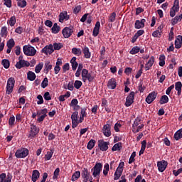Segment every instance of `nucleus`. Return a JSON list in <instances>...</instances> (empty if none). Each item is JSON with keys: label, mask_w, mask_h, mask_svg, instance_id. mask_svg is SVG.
<instances>
[{"label": "nucleus", "mask_w": 182, "mask_h": 182, "mask_svg": "<svg viewBox=\"0 0 182 182\" xmlns=\"http://www.w3.org/2000/svg\"><path fill=\"white\" fill-rule=\"evenodd\" d=\"M52 33L56 35V33H59L60 32V26H58V23H55L51 28Z\"/></svg>", "instance_id": "nucleus-26"}, {"label": "nucleus", "mask_w": 182, "mask_h": 182, "mask_svg": "<svg viewBox=\"0 0 182 182\" xmlns=\"http://www.w3.org/2000/svg\"><path fill=\"white\" fill-rule=\"evenodd\" d=\"M82 81L80 80H75L74 82V87L75 89H79L80 87H82Z\"/></svg>", "instance_id": "nucleus-54"}, {"label": "nucleus", "mask_w": 182, "mask_h": 182, "mask_svg": "<svg viewBox=\"0 0 182 182\" xmlns=\"http://www.w3.org/2000/svg\"><path fill=\"white\" fill-rule=\"evenodd\" d=\"M9 126H14L15 125V116L12 115L9 120Z\"/></svg>", "instance_id": "nucleus-61"}, {"label": "nucleus", "mask_w": 182, "mask_h": 182, "mask_svg": "<svg viewBox=\"0 0 182 182\" xmlns=\"http://www.w3.org/2000/svg\"><path fill=\"white\" fill-rule=\"evenodd\" d=\"M77 116H79V112L77 111L73 113L71 115V120L72 121H77Z\"/></svg>", "instance_id": "nucleus-57"}, {"label": "nucleus", "mask_w": 182, "mask_h": 182, "mask_svg": "<svg viewBox=\"0 0 182 182\" xmlns=\"http://www.w3.org/2000/svg\"><path fill=\"white\" fill-rule=\"evenodd\" d=\"M140 52V48L139 46H134L129 51L130 55H136Z\"/></svg>", "instance_id": "nucleus-42"}, {"label": "nucleus", "mask_w": 182, "mask_h": 182, "mask_svg": "<svg viewBox=\"0 0 182 182\" xmlns=\"http://www.w3.org/2000/svg\"><path fill=\"white\" fill-rule=\"evenodd\" d=\"M29 154V150L26 148L18 149L15 153V156L17 159H25Z\"/></svg>", "instance_id": "nucleus-5"}, {"label": "nucleus", "mask_w": 182, "mask_h": 182, "mask_svg": "<svg viewBox=\"0 0 182 182\" xmlns=\"http://www.w3.org/2000/svg\"><path fill=\"white\" fill-rule=\"evenodd\" d=\"M112 126L109 124H105L102 128V133L105 137L112 136Z\"/></svg>", "instance_id": "nucleus-12"}, {"label": "nucleus", "mask_w": 182, "mask_h": 182, "mask_svg": "<svg viewBox=\"0 0 182 182\" xmlns=\"http://www.w3.org/2000/svg\"><path fill=\"white\" fill-rule=\"evenodd\" d=\"M180 11V1L174 0L173 4L170 9L169 15L171 18H174L176 14Z\"/></svg>", "instance_id": "nucleus-3"}, {"label": "nucleus", "mask_w": 182, "mask_h": 182, "mask_svg": "<svg viewBox=\"0 0 182 182\" xmlns=\"http://www.w3.org/2000/svg\"><path fill=\"white\" fill-rule=\"evenodd\" d=\"M73 33V27H65L62 31L63 36L68 39V38H70Z\"/></svg>", "instance_id": "nucleus-7"}, {"label": "nucleus", "mask_w": 182, "mask_h": 182, "mask_svg": "<svg viewBox=\"0 0 182 182\" xmlns=\"http://www.w3.org/2000/svg\"><path fill=\"white\" fill-rule=\"evenodd\" d=\"M134 157H136V152L134 151L132 154H131V156L129 159V164H132V163H134Z\"/></svg>", "instance_id": "nucleus-56"}, {"label": "nucleus", "mask_w": 182, "mask_h": 182, "mask_svg": "<svg viewBox=\"0 0 182 182\" xmlns=\"http://www.w3.org/2000/svg\"><path fill=\"white\" fill-rule=\"evenodd\" d=\"M181 20H182V14H179L178 16H176L171 20L172 26H174V25H177V23H178V22H181Z\"/></svg>", "instance_id": "nucleus-23"}, {"label": "nucleus", "mask_w": 182, "mask_h": 182, "mask_svg": "<svg viewBox=\"0 0 182 182\" xmlns=\"http://www.w3.org/2000/svg\"><path fill=\"white\" fill-rule=\"evenodd\" d=\"M53 47H54V50H60V49H62L63 48V45L62 43H55L53 46Z\"/></svg>", "instance_id": "nucleus-48"}, {"label": "nucleus", "mask_w": 182, "mask_h": 182, "mask_svg": "<svg viewBox=\"0 0 182 182\" xmlns=\"http://www.w3.org/2000/svg\"><path fill=\"white\" fill-rule=\"evenodd\" d=\"M110 142L105 141L103 139L98 140V147L101 151H107Z\"/></svg>", "instance_id": "nucleus-6"}, {"label": "nucleus", "mask_w": 182, "mask_h": 182, "mask_svg": "<svg viewBox=\"0 0 182 182\" xmlns=\"http://www.w3.org/2000/svg\"><path fill=\"white\" fill-rule=\"evenodd\" d=\"M167 166H168L167 161L162 160L157 162L158 170L160 173H163L167 168Z\"/></svg>", "instance_id": "nucleus-11"}, {"label": "nucleus", "mask_w": 182, "mask_h": 182, "mask_svg": "<svg viewBox=\"0 0 182 182\" xmlns=\"http://www.w3.org/2000/svg\"><path fill=\"white\" fill-rule=\"evenodd\" d=\"M27 79L31 82H33V80L36 79V74H35V73L33 71H28L27 73Z\"/></svg>", "instance_id": "nucleus-25"}, {"label": "nucleus", "mask_w": 182, "mask_h": 182, "mask_svg": "<svg viewBox=\"0 0 182 182\" xmlns=\"http://www.w3.org/2000/svg\"><path fill=\"white\" fill-rule=\"evenodd\" d=\"M158 93L156 91H153L150 92L148 96L146 98V102L148 103V105H151L154 100H156V98L157 97Z\"/></svg>", "instance_id": "nucleus-10"}, {"label": "nucleus", "mask_w": 182, "mask_h": 182, "mask_svg": "<svg viewBox=\"0 0 182 182\" xmlns=\"http://www.w3.org/2000/svg\"><path fill=\"white\" fill-rule=\"evenodd\" d=\"M144 23H146V19L144 18L136 20L134 23L135 29H143L144 28Z\"/></svg>", "instance_id": "nucleus-18"}, {"label": "nucleus", "mask_w": 182, "mask_h": 182, "mask_svg": "<svg viewBox=\"0 0 182 182\" xmlns=\"http://www.w3.org/2000/svg\"><path fill=\"white\" fill-rule=\"evenodd\" d=\"M108 89H116V86H117V82H116V79L111 78L108 80L107 84Z\"/></svg>", "instance_id": "nucleus-19"}, {"label": "nucleus", "mask_w": 182, "mask_h": 182, "mask_svg": "<svg viewBox=\"0 0 182 182\" xmlns=\"http://www.w3.org/2000/svg\"><path fill=\"white\" fill-rule=\"evenodd\" d=\"M81 177H82L84 179L83 182L89 181V177H90V172H89V170H87V168H83L81 172Z\"/></svg>", "instance_id": "nucleus-16"}, {"label": "nucleus", "mask_w": 182, "mask_h": 182, "mask_svg": "<svg viewBox=\"0 0 182 182\" xmlns=\"http://www.w3.org/2000/svg\"><path fill=\"white\" fill-rule=\"evenodd\" d=\"M89 74V70L87 69H83L81 73V76H82V80L84 82V83H86V77Z\"/></svg>", "instance_id": "nucleus-30"}, {"label": "nucleus", "mask_w": 182, "mask_h": 182, "mask_svg": "<svg viewBox=\"0 0 182 182\" xmlns=\"http://www.w3.org/2000/svg\"><path fill=\"white\" fill-rule=\"evenodd\" d=\"M109 170H110V167L109 166V164H105L104 166V170H103V174L104 176H107L109 173Z\"/></svg>", "instance_id": "nucleus-50"}, {"label": "nucleus", "mask_w": 182, "mask_h": 182, "mask_svg": "<svg viewBox=\"0 0 182 182\" xmlns=\"http://www.w3.org/2000/svg\"><path fill=\"white\" fill-rule=\"evenodd\" d=\"M27 4L28 3L25 0H18L17 2V5L19 6V8H25Z\"/></svg>", "instance_id": "nucleus-46"}, {"label": "nucleus", "mask_w": 182, "mask_h": 182, "mask_svg": "<svg viewBox=\"0 0 182 182\" xmlns=\"http://www.w3.org/2000/svg\"><path fill=\"white\" fill-rule=\"evenodd\" d=\"M138 90L140 93H143L146 90V86L143 85V82H140L138 86Z\"/></svg>", "instance_id": "nucleus-52"}, {"label": "nucleus", "mask_w": 182, "mask_h": 182, "mask_svg": "<svg viewBox=\"0 0 182 182\" xmlns=\"http://www.w3.org/2000/svg\"><path fill=\"white\" fill-rule=\"evenodd\" d=\"M48 113V109L44 108L40 111H38V118L37 119V121L41 123L45 120V118L48 116L46 114Z\"/></svg>", "instance_id": "nucleus-9"}, {"label": "nucleus", "mask_w": 182, "mask_h": 182, "mask_svg": "<svg viewBox=\"0 0 182 182\" xmlns=\"http://www.w3.org/2000/svg\"><path fill=\"white\" fill-rule=\"evenodd\" d=\"M72 53H73V55H75V56H80V55H82V50L77 48H73Z\"/></svg>", "instance_id": "nucleus-35"}, {"label": "nucleus", "mask_w": 182, "mask_h": 182, "mask_svg": "<svg viewBox=\"0 0 182 182\" xmlns=\"http://www.w3.org/2000/svg\"><path fill=\"white\" fill-rule=\"evenodd\" d=\"M69 69H70V65H69V63H67L63 66V73H66V72H68V70H69Z\"/></svg>", "instance_id": "nucleus-59"}, {"label": "nucleus", "mask_w": 182, "mask_h": 182, "mask_svg": "<svg viewBox=\"0 0 182 182\" xmlns=\"http://www.w3.org/2000/svg\"><path fill=\"white\" fill-rule=\"evenodd\" d=\"M41 177V173H39V171L38 170H33L32 173V176H31V181L33 182H36L38 181V179Z\"/></svg>", "instance_id": "nucleus-21"}, {"label": "nucleus", "mask_w": 182, "mask_h": 182, "mask_svg": "<svg viewBox=\"0 0 182 182\" xmlns=\"http://www.w3.org/2000/svg\"><path fill=\"white\" fill-rule=\"evenodd\" d=\"M76 57H73V58L70 60L73 70H76V69H77V66H79V63L76 62Z\"/></svg>", "instance_id": "nucleus-27"}, {"label": "nucleus", "mask_w": 182, "mask_h": 182, "mask_svg": "<svg viewBox=\"0 0 182 182\" xmlns=\"http://www.w3.org/2000/svg\"><path fill=\"white\" fill-rule=\"evenodd\" d=\"M5 5L7 8H12V0H4Z\"/></svg>", "instance_id": "nucleus-58"}, {"label": "nucleus", "mask_w": 182, "mask_h": 182, "mask_svg": "<svg viewBox=\"0 0 182 182\" xmlns=\"http://www.w3.org/2000/svg\"><path fill=\"white\" fill-rule=\"evenodd\" d=\"M55 151V149H50V151H48L47 154L45 155L44 159L46 161H48L52 159V156H53V152Z\"/></svg>", "instance_id": "nucleus-29"}, {"label": "nucleus", "mask_w": 182, "mask_h": 182, "mask_svg": "<svg viewBox=\"0 0 182 182\" xmlns=\"http://www.w3.org/2000/svg\"><path fill=\"white\" fill-rule=\"evenodd\" d=\"M43 68V63H38L35 68L36 73H41V71Z\"/></svg>", "instance_id": "nucleus-43"}, {"label": "nucleus", "mask_w": 182, "mask_h": 182, "mask_svg": "<svg viewBox=\"0 0 182 182\" xmlns=\"http://www.w3.org/2000/svg\"><path fill=\"white\" fill-rule=\"evenodd\" d=\"M166 65V55L164 54L159 56V66H164Z\"/></svg>", "instance_id": "nucleus-37"}, {"label": "nucleus", "mask_w": 182, "mask_h": 182, "mask_svg": "<svg viewBox=\"0 0 182 182\" xmlns=\"http://www.w3.org/2000/svg\"><path fill=\"white\" fill-rule=\"evenodd\" d=\"M81 109V112H80V116H82L84 117H87V113L86 112V110H87V108L84 107V108H80Z\"/></svg>", "instance_id": "nucleus-62"}, {"label": "nucleus", "mask_w": 182, "mask_h": 182, "mask_svg": "<svg viewBox=\"0 0 182 182\" xmlns=\"http://www.w3.org/2000/svg\"><path fill=\"white\" fill-rule=\"evenodd\" d=\"M116 21V12H112L109 14L108 17V21L110 23H113Z\"/></svg>", "instance_id": "nucleus-41"}, {"label": "nucleus", "mask_w": 182, "mask_h": 182, "mask_svg": "<svg viewBox=\"0 0 182 182\" xmlns=\"http://www.w3.org/2000/svg\"><path fill=\"white\" fill-rule=\"evenodd\" d=\"M44 68L46 73H49V70H52V64H50V61H46L44 64Z\"/></svg>", "instance_id": "nucleus-28"}, {"label": "nucleus", "mask_w": 182, "mask_h": 182, "mask_svg": "<svg viewBox=\"0 0 182 182\" xmlns=\"http://www.w3.org/2000/svg\"><path fill=\"white\" fill-rule=\"evenodd\" d=\"M103 168V164L100 162H97L94 167L91 169L93 177L95 178H100V173H102V169Z\"/></svg>", "instance_id": "nucleus-1"}, {"label": "nucleus", "mask_w": 182, "mask_h": 182, "mask_svg": "<svg viewBox=\"0 0 182 182\" xmlns=\"http://www.w3.org/2000/svg\"><path fill=\"white\" fill-rule=\"evenodd\" d=\"M122 174H123V171L119 169H116L114 172V180H119L120 177H122Z\"/></svg>", "instance_id": "nucleus-33"}, {"label": "nucleus", "mask_w": 182, "mask_h": 182, "mask_svg": "<svg viewBox=\"0 0 182 182\" xmlns=\"http://www.w3.org/2000/svg\"><path fill=\"white\" fill-rule=\"evenodd\" d=\"M122 142L115 144L112 148V151H117L122 150Z\"/></svg>", "instance_id": "nucleus-36"}, {"label": "nucleus", "mask_w": 182, "mask_h": 182, "mask_svg": "<svg viewBox=\"0 0 182 182\" xmlns=\"http://www.w3.org/2000/svg\"><path fill=\"white\" fill-rule=\"evenodd\" d=\"M23 50L26 56H35L36 55V49L29 44L23 46Z\"/></svg>", "instance_id": "nucleus-2"}, {"label": "nucleus", "mask_w": 182, "mask_h": 182, "mask_svg": "<svg viewBox=\"0 0 182 182\" xmlns=\"http://www.w3.org/2000/svg\"><path fill=\"white\" fill-rule=\"evenodd\" d=\"M140 122H141V119H140V117H137L134 121V124H132V130L134 129H136L139 124H140Z\"/></svg>", "instance_id": "nucleus-39"}, {"label": "nucleus", "mask_w": 182, "mask_h": 182, "mask_svg": "<svg viewBox=\"0 0 182 182\" xmlns=\"http://www.w3.org/2000/svg\"><path fill=\"white\" fill-rule=\"evenodd\" d=\"M134 92L132 91L126 98L125 106L126 107H130L133 103H134Z\"/></svg>", "instance_id": "nucleus-8"}, {"label": "nucleus", "mask_w": 182, "mask_h": 182, "mask_svg": "<svg viewBox=\"0 0 182 182\" xmlns=\"http://www.w3.org/2000/svg\"><path fill=\"white\" fill-rule=\"evenodd\" d=\"M49 85L48 81V77H45L43 80L41 82V87L43 89H45L46 87H48V85Z\"/></svg>", "instance_id": "nucleus-51"}, {"label": "nucleus", "mask_w": 182, "mask_h": 182, "mask_svg": "<svg viewBox=\"0 0 182 182\" xmlns=\"http://www.w3.org/2000/svg\"><path fill=\"white\" fill-rule=\"evenodd\" d=\"M182 83L181 82L178 81L175 83V89L176 90H181Z\"/></svg>", "instance_id": "nucleus-64"}, {"label": "nucleus", "mask_w": 182, "mask_h": 182, "mask_svg": "<svg viewBox=\"0 0 182 182\" xmlns=\"http://www.w3.org/2000/svg\"><path fill=\"white\" fill-rule=\"evenodd\" d=\"M9 23L10 26H15V24L16 23V17L15 16H11L9 21Z\"/></svg>", "instance_id": "nucleus-45"}, {"label": "nucleus", "mask_w": 182, "mask_h": 182, "mask_svg": "<svg viewBox=\"0 0 182 182\" xmlns=\"http://www.w3.org/2000/svg\"><path fill=\"white\" fill-rule=\"evenodd\" d=\"M82 53H84V58H85V59H90L92 56V53H90V50H89V47L85 46L82 48Z\"/></svg>", "instance_id": "nucleus-22"}, {"label": "nucleus", "mask_w": 182, "mask_h": 182, "mask_svg": "<svg viewBox=\"0 0 182 182\" xmlns=\"http://www.w3.org/2000/svg\"><path fill=\"white\" fill-rule=\"evenodd\" d=\"M161 33H163V31L156 30L152 33V36L154 38H161Z\"/></svg>", "instance_id": "nucleus-44"}, {"label": "nucleus", "mask_w": 182, "mask_h": 182, "mask_svg": "<svg viewBox=\"0 0 182 182\" xmlns=\"http://www.w3.org/2000/svg\"><path fill=\"white\" fill-rule=\"evenodd\" d=\"M43 97L45 100H47V101L52 100V97H50V93H49V92H45Z\"/></svg>", "instance_id": "nucleus-63"}, {"label": "nucleus", "mask_w": 182, "mask_h": 182, "mask_svg": "<svg viewBox=\"0 0 182 182\" xmlns=\"http://www.w3.org/2000/svg\"><path fill=\"white\" fill-rule=\"evenodd\" d=\"M93 82L95 80V76L92 75V74L89 73L88 75L85 77V82Z\"/></svg>", "instance_id": "nucleus-60"}, {"label": "nucleus", "mask_w": 182, "mask_h": 182, "mask_svg": "<svg viewBox=\"0 0 182 182\" xmlns=\"http://www.w3.org/2000/svg\"><path fill=\"white\" fill-rule=\"evenodd\" d=\"M143 127H144V124H141V125H138L136 127V128H134V129H132L133 133L136 134V133H139V132H140V130H141V129H143Z\"/></svg>", "instance_id": "nucleus-53"}, {"label": "nucleus", "mask_w": 182, "mask_h": 182, "mask_svg": "<svg viewBox=\"0 0 182 182\" xmlns=\"http://www.w3.org/2000/svg\"><path fill=\"white\" fill-rule=\"evenodd\" d=\"M14 87H15V78H14V77H11L7 80V85L6 87V93L7 95H11V93L14 92Z\"/></svg>", "instance_id": "nucleus-4"}, {"label": "nucleus", "mask_w": 182, "mask_h": 182, "mask_svg": "<svg viewBox=\"0 0 182 182\" xmlns=\"http://www.w3.org/2000/svg\"><path fill=\"white\" fill-rule=\"evenodd\" d=\"M182 46V36L178 35L177 38L175 40V48L180 49Z\"/></svg>", "instance_id": "nucleus-24"}, {"label": "nucleus", "mask_w": 182, "mask_h": 182, "mask_svg": "<svg viewBox=\"0 0 182 182\" xmlns=\"http://www.w3.org/2000/svg\"><path fill=\"white\" fill-rule=\"evenodd\" d=\"M1 65L4 66V69H9V66H11V63L8 59H4L1 61Z\"/></svg>", "instance_id": "nucleus-34"}, {"label": "nucleus", "mask_w": 182, "mask_h": 182, "mask_svg": "<svg viewBox=\"0 0 182 182\" xmlns=\"http://www.w3.org/2000/svg\"><path fill=\"white\" fill-rule=\"evenodd\" d=\"M0 35L1 38H6V36H8V28H6V26L1 28Z\"/></svg>", "instance_id": "nucleus-31"}, {"label": "nucleus", "mask_w": 182, "mask_h": 182, "mask_svg": "<svg viewBox=\"0 0 182 182\" xmlns=\"http://www.w3.org/2000/svg\"><path fill=\"white\" fill-rule=\"evenodd\" d=\"M174 139L176 141H178L181 139V130L179 129L174 134Z\"/></svg>", "instance_id": "nucleus-49"}, {"label": "nucleus", "mask_w": 182, "mask_h": 182, "mask_svg": "<svg viewBox=\"0 0 182 182\" xmlns=\"http://www.w3.org/2000/svg\"><path fill=\"white\" fill-rule=\"evenodd\" d=\"M95 144H96V140L95 139H90L87 145V149L88 150H92L93 147H95Z\"/></svg>", "instance_id": "nucleus-32"}, {"label": "nucleus", "mask_w": 182, "mask_h": 182, "mask_svg": "<svg viewBox=\"0 0 182 182\" xmlns=\"http://www.w3.org/2000/svg\"><path fill=\"white\" fill-rule=\"evenodd\" d=\"M80 11H82V6L78 5L74 8L73 14H75V15H77Z\"/></svg>", "instance_id": "nucleus-55"}, {"label": "nucleus", "mask_w": 182, "mask_h": 182, "mask_svg": "<svg viewBox=\"0 0 182 182\" xmlns=\"http://www.w3.org/2000/svg\"><path fill=\"white\" fill-rule=\"evenodd\" d=\"M28 66H31V63L29 61L26 60H18L16 65L15 67L16 69H22V68H28Z\"/></svg>", "instance_id": "nucleus-14"}, {"label": "nucleus", "mask_w": 182, "mask_h": 182, "mask_svg": "<svg viewBox=\"0 0 182 182\" xmlns=\"http://www.w3.org/2000/svg\"><path fill=\"white\" fill-rule=\"evenodd\" d=\"M53 52H55V49H53V45H52V44L46 46L41 50V53H44L45 55H52Z\"/></svg>", "instance_id": "nucleus-13"}, {"label": "nucleus", "mask_w": 182, "mask_h": 182, "mask_svg": "<svg viewBox=\"0 0 182 182\" xmlns=\"http://www.w3.org/2000/svg\"><path fill=\"white\" fill-rule=\"evenodd\" d=\"M6 46L7 48H14V46H15V41L14 40V38H11L7 41L6 43Z\"/></svg>", "instance_id": "nucleus-47"}, {"label": "nucleus", "mask_w": 182, "mask_h": 182, "mask_svg": "<svg viewBox=\"0 0 182 182\" xmlns=\"http://www.w3.org/2000/svg\"><path fill=\"white\" fill-rule=\"evenodd\" d=\"M70 18L69 15H68V11H62L59 14V22H60V23H63L64 21H69Z\"/></svg>", "instance_id": "nucleus-17"}, {"label": "nucleus", "mask_w": 182, "mask_h": 182, "mask_svg": "<svg viewBox=\"0 0 182 182\" xmlns=\"http://www.w3.org/2000/svg\"><path fill=\"white\" fill-rule=\"evenodd\" d=\"M100 31V21H97L92 31V36L96 38Z\"/></svg>", "instance_id": "nucleus-20"}, {"label": "nucleus", "mask_w": 182, "mask_h": 182, "mask_svg": "<svg viewBox=\"0 0 182 182\" xmlns=\"http://www.w3.org/2000/svg\"><path fill=\"white\" fill-rule=\"evenodd\" d=\"M159 103L160 105H166V103H168V97L167 95H162Z\"/></svg>", "instance_id": "nucleus-38"}, {"label": "nucleus", "mask_w": 182, "mask_h": 182, "mask_svg": "<svg viewBox=\"0 0 182 182\" xmlns=\"http://www.w3.org/2000/svg\"><path fill=\"white\" fill-rule=\"evenodd\" d=\"M80 177V171H75L71 178L72 181H76Z\"/></svg>", "instance_id": "nucleus-40"}, {"label": "nucleus", "mask_w": 182, "mask_h": 182, "mask_svg": "<svg viewBox=\"0 0 182 182\" xmlns=\"http://www.w3.org/2000/svg\"><path fill=\"white\" fill-rule=\"evenodd\" d=\"M39 133V128L36 127V125H33V124H31V130L28 137L33 138Z\"/></svg>", "instance_id": "nucleus-15"}]
</instances>
